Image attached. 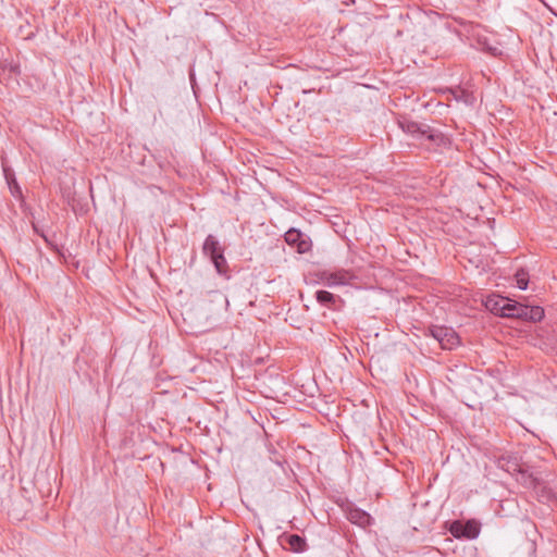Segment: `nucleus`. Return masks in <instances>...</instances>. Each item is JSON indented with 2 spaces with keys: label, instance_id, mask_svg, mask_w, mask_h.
<instances>
[{
  "label": "nucleus",
  "instance_id": "f257e3e1",
  "mask_svg": "<svg viewBox=\"0 0 557 557\" xmlns=\"http://www.w3.org/2000/svg\"><path fill=\"white\" fill-rule=\"evenodd\" d=\"M506 318L521 319L523 321L539 322L544 318V309L540 306H529L509 299Z\"/></svg>",
  "mask_w": 557,
  "mask_h": 557
},
{
  "label": "nucleus",
  "instance_id": "f03ea898",
  "mask_svg": "<svg viewBox=\"0 0 557 557\" xmlns=\"http://www.w3.org/2000/svg\"><path fill=\"white\" fill-rule=\"evenodd\" d=\"M498 467L510 474L518 473L520 479L517 480L520 481L524 486L536 488L539 484L537 479L522 469L519 459L516 456L500 457L498 459Z\"/></svg>",
  "mask_w": 557,
  "mask_h": 557
},
{
  "label": "nucleus",
  "instance_id": "7ed1b4c3",
  "mask_svg": "<svg viewBox=\"0 0 557 557\" xmlns=\"http://www.w3.org/2000/svg\"><path fill=\"white\" fill-rule=\"evenodd\" d=\"M420 152L426 150L429 152L436 151L438 147L447 144L446 137L438 129L431 127L424 123H420Z\"/></svg>",
  "mask_w": 557,
  "mask_h": 557
},
{
  "label": "nucleus",
  "instance_id": "20e7f679",
  "mask_svg": "<svg viewBox=\"0 0 557 557\" xmlns=\"http://www.w3.org/2000/svg\"><path fill=\"white\" fill-rule=\"evenodd\" d=\"M430 335L440 344L443 349H453L459 345V336L451 327L444 325L429 326Z\"/></svg>",
  "mask_w": 557,
  "mask_h": 557
},
{
  "label": "nucleus",
  "instance_id": "39448f33",
  "mask_svg": "<svg viewBox=\"0 0 557 557\" xmlns=\"http://www.w3.org/2000/svg\"><path fill=\"white\" fill-rule=\"evenodd\" d=\"M449 532L457 539H475L480 533V524L475 520L453 521Z\"/></svg>",
  "mask_w": 557,
  "mask_h": 557
},
{
  "label": "nucleus",
  "instance_id": "423d86ee",
  "mask_svg": "<svg viewBox=\"0 0 557 557\" xmlns=\"http://www.w3.org/2000/svg\"><path fill=\"white\" fill-rule=\"evenodd\" d=\"M354 278L355 275L349 270L345 269L333 272L324 270L320 273V280L330 287L347 285Z\"/></svg>",
  "mask_w": 557,
  "mask_h": 557
},
{
  "label": "nucleus",
  "instance_id": "0eeeda50",
  "mask_svg": "<svg viewBox=\"0 0 557 557\" xmlns=\"http://www.w3.org/2000/svg\"><path fill=\"white\" fill-rule=\"evenodd\" d=\"M405 375H406V383H404L403 387H404V393L407 396V403H408L407 411H408L409 416L417 419V417L413 412L417 407L416 403L418 401V395L416 394V391L418 387L416 374H414L413 370H411L410 372H406Z\"/></svg>",
  "mask_w": 557,
  "mask_h": 557
},
{
  "label": "nucleus",
  "instance_id": "6e6552de",
  "mask_svg": "<svg viewBox=\"0 0 557 557\" xmlns=\"http://www.w3.org/2000/svg\"><path fill=\"white\" fill-rule=\"evenodd\" d=\"M284 238L289 246L296 247L299 252H306L310 247V243L299 230L289 228Z\"/></svg>",
  "mask_w": 557,
  "mask_h": 557
},
{
  "label": "nucleus",
  "instance_id": "1a4fd4ad",
  "mask_svg": "<svg viewBox=\"0 0 557 557\" xmlns=\"http://www.w3.org/2000/svg\"><path fill=\"white\" fill-rule=\"evenodd\" d=\"M281 539L282 545L288 546V549L294 553H302L307 548L305 537L299 534H283Z\"/></svg>",
  "mask_w": 557,
  "mask_h": 557
},
{
  "label": "nucleus",
  "instance_id": "9d476101",
  "mask_svg": "<svg viewBox=\"0 0 557 557\" xmlns=\"http://www.w3.org/2000/svg\"><path fill=\"white\" fill-rule=\"evenodd\" d=\"M509 305V298L502 296H492L486 299L485 306L486 308L500 317L506 318L507 306Z\"/></svg>",
  "mask_w": 557,
  "mask_h": 557
},
{
  "label": "nucleus",
  "instance_id": "9b49d317",
  "mask_svg": "<svg viewBox=\"0 0 557 557\" xmlns=\"http://www.w3.org/2000/svg\"><path fill=\"white\" fill-rule=\"evenodd\" d=\"M220 275L228 277V265L224 256V249L208 257Z\"/></svg>",
  "mask_w": 557,
  "mask_h": 557
},
{
  "label": "nucleus",
  "instance_id": "f8f14e48",
  "mask_svg": "<svg viewBox=\"0 0 557 557\" xmlns=\"http://www.w3.org/2000/svg\"><path fill=\"white\" fill-rule=\"evenodd\" d=\"M347 518L351 523L358 524L360 527H367L371 521V516L359 508L349 509Z\"/></svg>",
  "mask_w": 557,
  "mask_h": 557
},
{
  "label": "nucleus",
  "instance_id": "ddd939ff",
  "mask_svg": "<svg viewBox=\"0 0 557 557\" xmlns=\"http://www.w3.org/2000/svg\"><path fill=\"white\" fill-rule=\"evenodd\" d=\"M315 299L322 306H325L329 309H335V305L337 300H339V297L327 290L321 289L315 293Z\"/></svg>",
  "mask_w": 557,
  "mask_h": 557
},
{
  "label": "nucleus",
  "instance_id": "4468645a",
  "mask_svg": "<svg viewBox=\"0 0 557 557\" xmlns=\"http://www.w3.org/2000/svg\"><path fill=\"white\" fill-rule=\"evenodd\" d=\"M224 249L218 238L213 235H208L202 245V253L206 257L211 256L212 253H216L220 250Z\"/></svg>",
  "mask_w": 557,
  "mask_h": 557
},
{
  "label": "nucleus",
  "instance_id": "2eb2a0df",
  "mask_svg": "<svg viewBox=\"0 0 557 557\" xmlns=\"http://www.w3.org/2000/svg\"><path fill=\"white\" fill-rule=\"evenodd\" d=\"M4 175H5V180H7V183H8V186H9V189H10V193L11 195L16 198V199H20L23 201V193H22V188L21 186L18 185L15 176H14V173L8 171V170H4Z\"/></svg>",
  "mask_w": 557,
  "mask_h": 557
},
{
  "label": "nucleus",
  "instance_id": "dca6fc26",
  "mask_svg": "<svg viewBox=\"0 0 557 557\" xmlns=\"http://www.w3.org/2000/svg\"><path fill=\"white\" fill-rule=\"evenodd\" d=\"M399 126L401 129L408 134L414 135L418 133V123L414 121H409L405 116H401L399 120Z\"/></svg>",
  "mask_w": 557,
  "mask_h": 557
},
{
  "label": "nucleus",
  "instance_id": "f3484780",
  "mask_svg": "<svg viewBox=\"0 0 557 557\" xmlns=\"http://www.w3.org/2000/svg\"><path fill=\"white\" fill-rule=\"evenodd\" d=\"M515 278H516L517 286L520 289L524 290L528 288L529 273L525 270H523V269L518 270L515 275Z\"/></svg>",
  "mask_w": 557,
  "mask_h": 557
},
{
  "label": "nucleus",
  "instance_id": "a211bd4d",
  "mask_svg": "<svg viewBox=\"0 0 557 557\" xmlns=\"http://www.w3.org/2000/svg\"><path fill=\"white\" fill-rule=\"evenodd\" d=\"M460 94H461L460 97L461 96L465 97V102L466 103H469V104L472 103L473 97L471 95L466 94L465 90H461ZM456 99H459V96H456Z\"/></svg>",
  "mask_w": 557,
  "mask_h": 557
},
{
  "label": "nucleus",
  "instance_id": "6ab92c4d",
  "mask_svg": "<svg viewBox=\"0 0 557 557\" xmlns=\"http://www.w3.org/2000/svg\"><path fill=\"white\" fill-rule=\"evenodd\" d=\"M33 227H34V231H35L37 234H39L41 237H44V238H45V240H47L46 236H45L42 233H40V232H39V230L37 228V226H36L35 224H33Z\"/></svg>",
  "mask_w": 557,
  "mask_h": 557
},
{
  "label": "nucleus",
  "instance_id": "aec40b11",
  "mask_svg": "<svg viewBox=\"0 0 557 557\" xmlns=\"http://www.w3.org/2000/svg\"><path fill=\"white\" fill-rule=\"evenodd\" d=\"M17 70H18V66H17V65H11V72H13V73H15V74H16V73H18V71H17Z\"/></svg>",
  "mask_w": 557,
  "mask_h": 557
}]
</instances>
